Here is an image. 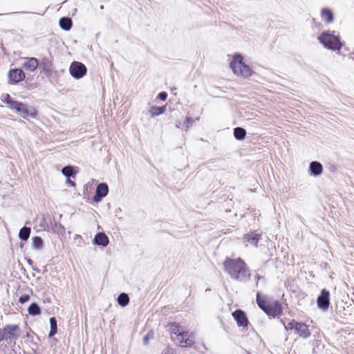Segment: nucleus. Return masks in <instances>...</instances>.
<instances>
[{
	"mask_svg": "<svg viewBox=\"0 0 354 354\" xmlns=\"http://www.w3.org/2000/svg\"><path fill=\"white\" fill-rule=\"evenodd\" d=\"M225 271L234 279L239 281H247L251 273L246 263L240 258L232 259L227 258L223 263Z\"/></svg>",
	"mask_w": 354,
	"mask_h": 354,
	"instance_id": "1",
	"label": "nucleus"
},
{
	"mask_svg": "<svg viewBox=\"0 0 354 354\" xmlns=\"http://www.w3.org/2000/svg\"><path fill=\"white\" fill-rule=\"evenodd\" d=\"M257 303L259 307L269 316L276 317L281 314V303L267 295L261 296L259 292L257 294Z\"/></svg>",
	"mask_w": 354,
	"mask_h": 354,
	"instance_id": "2",
	"label": "nucleus"
},
{
	"mask_svg": "<svg viewBox=\"0 0 354 354\" xmlns=\"http://www.w3.org/2000/svg\"><path fill=\"white\" fill-rule=\"evenodd\" d=\"M230 66L236 76L248 78L252 75V69L243 62V57L240 54H235L233 56Z\"/></svg>",
	"mask_w": 354,
	"mask_h": 354,
	"instance_id": "3",
	"label": "nucleus"
},
{
	"mask_svg": "<svg viewBox=\"0 0 354 354\" xmlns=\"http://www.w3.org/2000/svg\"><path fill=\"white\" fill-rule=\"evenodd\" d=\"M317 39L325 48L332 50H339L342 46L339 37L329 30L321 33Z\"/></svg>",
	"mask_w": 354,
	"mask_h": 354,
	"instance_id": "4",
	"label": "nucleus"
},
{
	"mask_svg": "<svg viewBox=\"0 0 354 354\" xmlns=\"http://www.w3.org/2000/svg\"><path fill=\"white\" fill-rule=\"evenodd\" d=\"M11 109L15 110L17 113L23 118L28 117L35 118L36 113L34 109L29 107L28 105L23 104L21 102H14L13 106Z\"/></svg>",
	"mask_w": 354,
	"mask_h": 354,
	"instance_id": "5",
	"label": "nucleus"
},
{
	"mask_svg": "<svg viewBox=\"0 0 354 354\" xmlns=\"http://www.w3.org/2000/svg\"><path fill=\"white\" fill-rule=\"evenodd\" d=\"M173 340L177 345L181 347H191L195 342L192 333L187 331H183L177 336H174Z\"/></svg>",
	"mask_w": 354,
	"mask_h": 354,
	"instance_id": "6",
	"label": "nucleus"
},
{
	"mask_svg": "<svg viewBox=\"0 0 354 354\" xmlns=\"http://www.w3.org/2000/svg\"><path fill=\"white\" fill-rule=\"evenodd\" d=\"M3 336L6 342L11 343L15 341L20 335V328L17 324H8L3 328Z\"/></svg>",
	"mask_w": 354,
	"mask_h": 354,
	"instance_id": "7",
	"label": "nucleus"
},
{
	"mask_svg": "<svg viewBox=\"0 0 354 354\" xmlns=\"http://www.w3.org/2000/svg\"><path fill=\"white\" fill-rule=\"evenodd\" d=\"M86 72L87 68L82 62L74 61L70 65L69 73L76 80L82 78L86 74Z\"/></svg>",
	"mask_w": 354,
	"mask_h": 354,
	"instance_id": "8",
	"label": "nucleus"
},
{
	"mask_svg": "<svg viewBox=\"0 0 354 354\" xmlns=\"http://www.w3.org/2000/svg\"><path fill=\"white\" fill-rule=\"evenodd\" d=\"M330 293L326 289H323L321 294L319 295L317 299V304L319 308L326 310L330 304L329 299Z\"/></svg>",
	"mask_w": 354,
	"mask_h": 354,
	"instance_id": "9",
	"label": "nucleus"
},
{
	"mask_svg": "<svg viewBox=\"0 0 354 354\" xmlns=\"http://www.w3.org/2000/svg\"><path fill=\"white\" fill-rule=\"evenodd\" d=\"M8 77L10 82L16 84L24 80L26 75L23 70L20 68H13L9 71Z\"/></svg>",
	"mask_w": 354,
	"mask_h": 354,
	"instance_id": "10",
	"label": "nucleus"
},
{
	"mask_svg": "<svg viewBox=\"0 0 354 354\" xmlns=\"http://www.w3.org/2000/svg\"><path fill=\"white\" fill-rule=\"evenodd\" d=\"M109 193V187L106 183H100L96 188L95 194L93 196V201L95 203H99L102 199L105 197Z\"/></svg>",
	"mask_w": 354,
	"mask_h": 354,
	"instance_id": "11",
	"label": "nucleus"
},
{
	"mask_svg": "<svg viewBox=\"0 0 354 354\" xmlns=\"http://www.w3.org/2000/svg\"><path fill=\"white\" fill-rule=\"evenodd\" d=\"M232 316L239 326L243 328L248 326L249 322L245 313L242 310H236L232 313Z\"/></svg>",
	"mask_w": 354,
	"mask_h": 354,
	"instance_id": "12",
	"label": "nucleus"
},
{
	"mask_svg": "<svg viewBox=\"0 0 354 354\" xmlns=\"http://www.w3.org/2000/svg\"><path fill=\"white\" fill-rule=\"evenodd\" d=\"M295 333L299 335V337L306 339L310 336V331L306 324L298 322L295 330Z\"/></svg>",
	"mask_w": 354,
	"mask_h": 354,
	"instance_id": "13",
	"label": "nucleus"
},
{
	"mask_svg": "<svg viewBox=\"0 0 354 354\" xmlns=\"http://www.w3.org/2000/svg\"><path fill=\"white\" fill-rule=\"evenodd\" d=\"M260 239L261 234L256 232H251L245 234L243 237V239L247 244H250L255 247L257 246V243Z\"/></svg>",
	"mask_w": 354,
	"mask_h": 354,
	"instance_id": "14",
	"label": "nucleus"
},
{
	"mask_svg": "<svg viewBox=\"0 0 354 354\" xmlns=\"http://www.w3.org/2000/svg\"><path fill=\"white\" fill-rule=\"evenodd\" d=\"M23 67L30 72L35 71L39 66V61L35 57H26Z\"/></svg>",
	"mask_w": 354,
	"mask_h": 354,
	"instance_id": "15",
	"label": "nucleus"
},
{
	"mask_svg": "<svg viewBox=\"0 0 354 354\" xmlns=\"http://www.w3.org/2000/svg\"><path fill=\"white\" fill-rule=\"evenodd\" d=\"M93 243L97 245L106 246L109 240L108 236L104 232H98L93 240Z\"/></svg>",
	"mask_w": 354,
	"mask_h": 354,
	"instance_id": "16",
	"label": "nucleus"
},
{
	"mask_svg": "<svg viewBox=\"0 0 354 354\" xmlns=\"http://www.w3.org/2000/svg\"><path fill=\"white\" fill-rule=\"evenodd\" d=\"M309 171L314 176H320L323 172V166L319 162L313 161L310 163Z\"/></svg>",
	"mask_w": 354,
	"mask_h": 354,
	"instance_id": "17",
	"label": "nucleus"
},
{
	"mask_svg": "<svg viewBox=\"0 0 354 354\" xmlns=\"http://www.w3.org/2000/svg\"><path fill=\"white\" fill-rule=\"evenodd\" d=\"M321 17L326 24H331L334 21V15L328 8H323L321 10Z\"/></svg>",
	"mask_w": 354,
	"mask_h": 354,
	"instance_id": "18",
	"label": "nucleus"
},
{
	"mask_svg": "<svg viewBox=\"0 0 354 354\" xmlns=\"http://www.w3.org/2000/svg\"><path fill=\"white\" fill-rule=\"evenodd\" d=\"M169 330L170 331L171 339L172 341L175 339L174 336L178 335V334H180L183 331L180 326L175 322L169 325Z\"/></svg>",
	"mask_w": 354,
	"mask_h": 354,
	"instance_id": "19",
	"label": "nucleus"
},
{
	"mask_svg": "<svg viewBox=\"0 0 354 354\" xmlns=\"http://www.w3.org/2000/svg\"><path fill=\"white\" fill-rule=\"evenodd\" d=\"M59 24L62 29L67 31L71 28L73 22L71 19L68 17H62Z\"/></svg>",
	"mask_w": 354,
	"mask_h": 354,
	"instance_id": "20",
	"label": "nucleus"
},
{
	"mask_svg": "<svg viewBox=\"0 0 354 354\" xmlns=\"http://www.w3.org/2000/svg\"><path fill=\"white\" fill-rule=\"evenodd\" d=\"M165 111H166L165 106H153L151 107L149 113L151 117H156V116H158V115L164 113L165 112Z\"/></svg>",
	"mask_w": 354,
	"mask_h": 354,
	"instance_id": "21",
	"label": "nucleus"
},
{
	"mask_svg": "<svg viewBox=\"0 0 354 354\" xmlns=\"http://www.w3.org/2000/svg\"><path fill=\"white\" fill-rule=\"evenodd\" d=\"M62 173L67 178H69L71 177L74 178L77 174V171H75L74 167L66 166L62 169Z\"/></svg>",
	"mask_w": 354,
	"mask_h": 354,
	"instance_id": "22",
	"label": "nucleus"
},
{
	"mask_svg": "<svg viewBox=\"0 0 354 354\" xmlns=\"http://www.w3.org/2000/svg\"><path fill=\"white\" fill-rule=\"evenodd\" d=\"M30 232V227L24 226L19 230V237L21 241H26L29 239Z\"/></svg>",
	"mask_w": 354,
	"mask_h": 354,
	"instance_id": "23",
	"label": "nucleus"
},
{
	"mask_svg": "<svg viewBox=\"0 0 354 354\" xmlns=\"http://www.w3.org/2000/svg\"><path fill=\"white\" fill-rule=\"evenodd\" d=\"M246 136V131L242 127H236L234 129V136L238 140H242Z\"/></svg>",
	"mask_w": 354,
	"mask_h": 354,
	"instance_id": "24",
	"label": "nucleus"
},
{
	"mask_svg": "<svg viewBox=\"0 0 354 354\" xmlns=\"http://www.w3.org/2000/svg\"><path fill=\"white\" fill-rule=\"evenodd\" d=\"M118 303L120 306L124 307L129 303V295L126 293H121L119 295L117 299Z\"/></svg>",
	"mask_w": 354,
	"mask_h": 354,
	"instance_id": "25",
	"label": "nucleus"
},
{
	"mask_svg": "<svg viewBox=\"0 0 354 354\" xmlns=\"http://www.w3.org/2000/svg\"><path fill=\"white\" fill-rule=\"evenodd\" d=\"M50 330L48 334L49 337H53L57 332V324L55 317L50 318Z\"/></svg>",
	"mask_w": 354,
	"mask_h": 354,
	"instance_id": "26",
	"label": "nucleus"
},
{
	"mask_svg": "<svg viewBox=\"0 0 354 354\" xmlns=\"http://www.w3.org/2000/svg\"><path fill=\"white\" fill-rule=\"evenodd\" d=\"M28 313L32 316L38 315L41 313L40 307L36 303H32L28 307Z\"/></svg>",
	"mask_w": 354,
	"mask_h": 354,
	"instance_id": "27",
	"label": "nucleus"
},
{
	"mask_svg": "<svg viewBox=\"0 0 354 354\" xmlns=\"http://www.w3.org/2000/svg\"><path fill=\"white\" fill-rule=\"evenodd\" d=\"M40 66L46 74H49L51 72V62L48 59H43Z\"/></svg>",
	"mask_w": 354,
	"mask_h": 354,
	"instance_id": "28",
	"label": "nucleus"
},
{
	"mask_svg": "<svg viewBox=\"0 0 354 354\" xmlns=\"http://www.w3.org/2000/svg\"><path fill=\"white\" fill-rule=\"evenodd\" d=\"M32 241L33 248H35L36 250H39L42 248L43 240L41 237L37 236H33L32 238Z\"/></svg>",
	"mask_w": 354,
	"mask_h": 354,
	"instance_id": "29",
	"label": "nucleus"
},
{
	"mask_svg": "<svg viewBox=\"0 0 354 354\" xmlns=\"http://www.w3.org/2000/svg\"><path fill=\"white\" fill-rule=\"evenodd\" d=\"M3 101L5 103H6L9 106L10 109H11L13 106L14 102H18L17 100H12V97L8 94L6 95Z\"/></svg>",
	"mask_w": 354,
	"mask_h": 354,
	"instance_id": "30",
	"label": "nucleus"
},
{
	"mask_svg": "<svg viewBox=\"0 0 354 354\" xmlns=\"http://www.w3.org/2000/svg\"><path fill=\"white\" fill-rule=\"evenodd\" d=\"M297 322L295 320H292L291 322H288L287 325H284V327L286 330H294L297 324Z\"/></svg>",
	"mask_w": 354,
	"mask_h": 354,
	"instance_id": "31",
	"label": "nucleus"
},
{
	"mask_svg": "<svg viewBox=\"0 0 354 354\" xmlns=\"http://www.w3.org/2000/svg\"><path fill=\"white\" fill-rule=\"evenodd\" d=\"M30 300V296L28 295H23L19 297V301L21 304H24Z\"/></svg>",
	"mask_w": 354,
	"mask_h": 354,
	"instance_id": "32",
	"label": "nucleus"
},
{
	"mask_svg": "<svg viewBox=\"0 0 354 354\" xmlns=\"http://www.w3.org/2000/svg\"><path fill=\"white\" fill-rule=\"evenodd\" d=\"M167 93L165 92H161L158 94V98L162 100V101H165L167 100Z\"/></svg>",
	"mask_w": 354,
	"mask_h": 354,
	"instance_id": "33",
	"label": "nucleus"
},
{
	"mask_svg": "<svg viewBox=\"0 0 354 354\" xmlns=\"http://www.w3.org/2000/svg\"><path fill=\"white\" fill-rule=\"evenodd\" d=\"M194 122V120L192 118L190 117H187L185 120V122L186 123V131L189 128V124H192Z\"/></svg>",
	"mask_w": 354,
	"mask_h": 354,
	"instance_id": "34",
	"label": "nucleus"
},
{
	"mask_svg": "<svg viewBox=\"0 0 354 354\" xmlns=\"http://www.w3.org/2000/svg\"><path fill=\"white\" fill-rule=\"evenodd\" d=\"M149 339H150V337H149V334H147L146 335H145V337H143V344L145 345H147L149 342Z\"/></svg>",
	"mask_w": 354,
	"mask_h": 354,
	"instance_id": "35",
	"label": "nucleus"
},
{
	"mask_svg": "<svg viewBox=\"0 0 354 354\" xmlns=\"http://www.w3.org/2000/svg\"><path fill=\"white\" fill-rule=\"evenodd\" d=\"M5 340V337L3 333V328H0V342Z\"/></svg>",
	"mask_w": 354,
	"mask_h": 354,
	"instance_id": "36",
	"label": "nucleus"
},
{
	"mask_svg": "<svg viewBox=\"0 0 354 354\" xmlns=\"http://www.w3.org/2000/svg\"><path fill=\"white\" fill-rule=\"evenodd\" d=\"M67 183L71 185V186H75V182L71 180L69 178H68L67 180Z\"/></svg>",
	"mask_w": 354,
	"mask_h": 354,
	"instance_id": "37",
	"label": "nucleus"
},
{
	"mask_svg": "<svg viewBox=\"0 0 354 354\" xmlns=\"http://www.w3.org/2000/svg\"><path fill=\"white\" fill-rule=\"evenodd\" d=\"M256 277H257V284H256V285H257V286H258V284H259V281L260 279H261L263 277H261V276H259V274H257V275L256 276Z\"/></svg>",
	"mask_w": 354,
	"mask_h": 354,
	"instance_id": "38",
	"label": "nucleus"
},
{
	"mask_svg": "<svg viewBox=\"0 0 354 354\" xmlns=\"http://www.w3.org/2000/svg\"><path fill=\"white\" fill-rule=\"evenodd\" d=\"M162 354H173V352L171 350H167V352L163 353Z\"/></svg>",
	"mask_w": 354,
	"mask_h": 354,
	"instance_id": "39",
	"label": "nucleus"
},
{
	"mask_svg": "<svg viewBox=\"0 0 354 354\" xmlns=\"http://www.w3.org/2000/svg\"><path fill=\"white\" fill-rule=\"evenodd\" d=\"M28 263L29 264H32V261L31 259H28Z\"/></svg>",
	"mask_w": 354,
	"mask_h": 354,
	"instance_id": "40",
	"label": "nucleus"
},
{
	"mask_svg": "<svg viewBox=\"0 0 354 354\" xmlns=\"http://www.w3.org/2000/svg\"><path fill=\"white\" fill-rule=\"evenodd\" d=\"M176 127L177 128H180V123H179L178 124H176Z\"/></svg>",
	"mask_w": 354,
	"mask_h": 354,
	"instance_id": "41",
	"label": "nucleus"
}]
</instances>
